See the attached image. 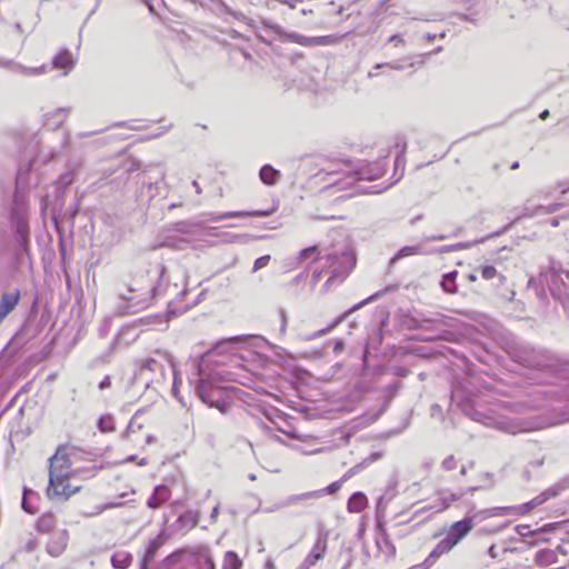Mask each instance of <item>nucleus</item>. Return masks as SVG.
Masks as SVG:
<instances>
[{
	"label": "nucleus",
	"mask_w": 569,
	"mask_h": 569,
	"mask_svg": "<svg viewBox=\"0 0 569 569\" xmlns=\"http://www.w3.org/2000/svg\"><path fill=\"white\" fill-rule=\"evenodd\" d=\"M81 455L83 452L73 446H60L49 458V487L47 490L49 498L58 497L67 500L79 491V487H72L69 479L78 472L74 465Z\"/></svg>",
	"instance_id": "f257e3e1"
},
{
	"label": "nucleus",
	"mask_w": 569,
	"mask_h": 569,
	"mask_svg": "<svg viewBox=\"0 0 569 569\" xmlns=\"http://www.w3.org/2000/svg\"><path fill=\"white\" fill-rule=\"evenodd\" d=\"M317 260L323 262L321 269L315 270L310 284L315 287L320 280L323 269H328L330 277L323 284V292L329 291L333 286L341 283L356 266V254L348 246L336 248L332 252L318 256Z\"/></svg>",
	"instance_id": "f03ea898"
},
{
	"label": "nucleus",
	"mask_w": 569,
	"mask_h": 569,
	"mask_svg": "<svg viewBox=\"0 0 569 569\" xmlns=\"http://www.w3.org/2000/svg\"><path fill=\"white\" fill-rule=\"evenodd\" d=\"M173 368L169 352L156 350L150 357L136 361L133 383L136 386L158 390L167 379V372Z\"/></svg>",
	"instance_id": "7ed1b4c3"
},
{
	"label": "nucleus",
	"mask_w": 569,
	"mask_h": 569,
	"mask_svg": "<svg viewBox=\"0 0 569 569\" xmlns=\"http://www.w3.org/2000/svg\"><path fill=\"white\" fill-rule=\"evenodd\" d=\"M29 171L30 164L20 167L17 172L16 191L11 208V219L16 224L17 232L21 238V247L26 253H28V227L24 221V213L27 210L26 190L29 187Z\"/></svg>",
	"instance_id": "20e7f679"
},
{
	"label": "nucleus",
	"mask_w": 569,
	"mask_h": 569,
	"mask_svg": "<svg viewBox=\"0 0 569 569\" xmlns=\"http://www.w3.org/2000/svg\"><path fill=\"white\" fill-rule=\"evenodd\" d=\"M229 388L217 385V377L200 378L196 385V392L200 400L210 408H217L226 415L230 409Z\"/></svg>",
	"instance_id": "39448f33"
},
{
	"label": "nucleus",
	"mask_w": 569,
	"mask_h": 569,
	"mask_svg": "<svg viewBox=\"0 0 569 569\" xmlns=\"http://www.w3.org/2000/svg\"><path fill=\"white\" fill-rule=\"evenodd\" d=\"M335 169H328V174H346L353 180H375L380 178L383 172V166L380 162L367 161H341L335 163Z\"/></svg>",
	"instance_id": "423d86ee"
},
{
	"label": "nucleus",
	"mask_w": 569,
	"mask_h": 569,
	"mask_svg": "<svg viewBox=\"0 0 569 569\" xmlns=\"http://www.w3.org/2000/svg\"><path fill=\"white\" fill-rule=\"evenodd\" d=\"M472 528L473 517H466L462 520L453 522L446 537L440 540L430 552L429 558H439L440 556L449 552L472 530Z\"/></svg>",
	"instance_id": "0eeeda50"
},
{
	"label": "nucleus",
	"mask_w": 569,
	"mask_h": 569,
	"mask_svg": "<svg viewBox=\"0 0 569 569\" xmlns=\"http://www.w3.org/2000/svg\"><path fill=\"white\" fill-rule=\"evenodd\" d=\"M516 357L518 362L531 369H543L551 361L550 356L545 350L535 349L529 346L521 347Z\"/></svg>",
	"instance_id": "6e6552de"
},
{
	"label": "nucleus",
	"mask_w": 569,
	"mask_h": 569,
	"mask_svg": "<svg viewBox=\"0 0 569 569\" xmlns=\"http://www.w3.org/2000/svg\"><path fill=\"white\" fill-rule=\"evenodd\" d=\"M266 26L271 29L282 42H295L303 47H325L323 37H306L296 32H287L281 26L267 22Z\"/></svg>",
	"instance_id": "1a4fd4ad"
},
{
	"label": "nucleus",
	"mask_w": 569,
	"mask_h": 569,
	"mask_svg": "<svg viewBox=\"0 0 569 569\" xmlns=\"http://www.w3.org/2000/svg\"><path fill=\"white\" fill-rule=\"evenodd\" d=\"M562 489H563V486L561 483H558V485H556V486H553L551 488L546 489L540 495L535 497L532 500H530V501H528V502H526L523 505H520V506H513L515 509H516L515 510L516 515H526V513H528L530 510H532L533 508L545 503L550 498L557 497Z\"/></svg>",
	"instance_id": "9d476101"
},
{
	"label": "nucleus",
	"mask_w": 569,
	"mask_h": 569,
	"mask_svg": "<svg viewBox=\"0 0 569 569\" xmlns=\"http://www.w3.org/2000/svg\"><path fill=\"white\" fill-rule=\"evenodd\" d=\"M328 532H320L311 551L305 558L298 569H309L325 557L327 551Z\"/></svg>",
	"instance_id": "9b49d317"
},
{
	"label": "nucleus",
	"mask_w": 569,
	"mask_h": 569,
	"mask_svg": "<svg viewBox=\"0 0 569 569\" xmlns=\"http://www.w3.org/2000/svg\"><path fill=\"white\" fill-rule=\"evenodd\" d=\"M20 290L14 288L9 291H4L0 296V325L3 320L16 309L20 301Z\"/></svg>",
	"instance_id": "f8f14e48"
},
{
	"label": "nucleus",
	"mask_w": 569,
	"mask_h": 569,
	"mask_svg": "<svg viewBox=\"0 0 569 569\" xmlns=\"http://www.w3.org/2000/svg\"><path fill=\"white\" fill-rule=\"evenodd\" d=\"M382 296L381 292H377L372 296H370L369 298L362 300L361 302H359L358 305H356L355 307H352L349 311H347L346 313L339 316L338 318H336L327 328H323V329H320L316 332H313L310 337H308L309 340L311 339H315L317 337H321V336H325L327 333H329L335 327H337L350 312L359 309L360 307L365 306L366 303L370 302V301H373V300H377L378 298H380Z\"/></svg>",
	"instance_id": "ddd939ff"
},
{
	"label": "nucleus",
	"mask_w": 569,
	"mask_h": 569,
	"mask_svg": "<svg viewBox=\"0 0 569 569\" xmlns=\"http://www.w3.org/2000/svg\"><path fill=\"white\" fill-rule=\"evenodd\" d=\"M68 542V532L66 530H61L58 532H54L50 539V541L47 545V551L52 557L60 556Z\"/></svg>",
	"instance_id": "4468645a"
},
{
	"label": "nucleus",
	"mask_w": 569,
	"mask_h": 569,
	"mask_svg": "<svg viewBox=\"0 0 569 569\" xmlns=\"http://www.w3.org/2000/svg\"><path fill=\"white\" fill-rule=\"evenodd\" d=\"M535 561L538 567L549 568L556 565L563 566L558 557V551L553 549H541L535 556Z\"/></svg>",
	"instance_id": "2eb2a0df"
},
{
	"label": "nucleus",
	"mask_w": 569,
	"mask_h": 569,
	"mask_svg": "<svg viewBox=\"0 0 569 569\" xmlns=\"http://www.w3.org/2000/svg\"><path fill=\"white\" fill-rule=\"evenodd\" d=\"M515 510L516 509L513 506H511V507H493V508L480 510V511L476 512L475 515H472L471 517H473V522H475L476 520H485V519L492 518V517L516 515Z\"/></svg>",
	"instance_id": "dca6fc26"
},
{
	"label": "nucleus",
	"mask_w": 569,
	"mask_h": 569,
	"mask_svg": "<svg viewBox=\"0 0 569 569\" xmlns=\"http://www.w3.org/2000/svg\"><path fill=\"white\" fill-rule=\"evenodd\" d=\"M276 211V208H271L268 210H256V211H230L224 212L219 216H214L210 219V221H220L227 218H238V217H268Z\"/></svg>",
	"instance_id": "f3484780"
},
{
	"label": "nucleus",
	"mask_w": 569,
	"mask_h": 569,
	"mask_svg": "<svg viewBox=\"0 0 569 569\" xmlns=\"http://www.w3.org/2000/svg\"><path fill=\"white\" fill-rule=\"evenodd\" d=\"M74 60L69 50H63L60 53H58L52 61V68L54 69H62V74L66 76L69 73V71L73 68Z\"/></svg>",
	"instance_id": "a211bd4d"
},
{
	"label": "nucleus",
	"mask_w": 569,
	"mask_h": 569,
	"mask_svg": "<svg viewBox=\"0 0 569 569\" xmlns=\"http://www.w3.org/2000/svg\"><path fill=\"white\" fill-rule=\"evenodd\" d=\"M170 498V490L167 486H157L152 496L148 499L147 505L151 509L160 507Z\"/></svg>",
	"instance_id": "6ab92c4d"
},
{
	"label": "nucleus",
	"mask_w": 569,
	"mask_h": 569,
	"mask_svg": "<svg viewBox=\"0 0 569 569\" xmlns=\"http://www.w3.org/2000/svg\"><path fill=\"white\" fill-rule=\"evenodd\" d=\"M163 543H164L163 532H161L156 538H153V539H151L149 541L148 548H147V550L144 552V556H143V559H142V562H141V568L142 569H146L148 567V563L150 562V560H152V558L157 553L158 549Z\"/></svg>",
	"instance_id": "aec40b11"
},
{
	"label": "nucleus",
	"mask_w": 569,
	"mask_h": 569,
	"mask_svg": "<svg viewBox=\"0 0 569 569\" xmlns=\"http://www.w3.org/2000/svg\"><path fill=\"white\" fill-rule=\"evenodd\" d=\"M69 108H58L46 116V124L50 128L58 129L68 118Z\"/></svg>",
	"instance_id": "412c9836"
},
{
	"label": "nucleus",
	"mask_w": 569,
	"mask_h": 569,
	"mask_svg": "<svg viewBox=\"0 0 569 569\" xmlns=\"http://www.w3.org/2000/svg\"><path fill=\"white\" fill-rule=\"evenodd\" d=\"M430 251L426 250L422 244H415V246H406L402 247L393 258H391L390 262L393 263L399 259L409 257V256H416V254H428Z\"/></svg>",
	"instance_id": "4be33fe9"
},
{
	"label": "nucleus",
	"mask_w": 569,
	"mask_h": 569,
	"mask_svg": "<svg viewBox=\"0 0 569 569\" xmlns=\"http://www.w3.org/2000/svg\"><path fill=\"white\" fill-rule=\"evenodd\" d=\"M259 177L264 184L273 186L279 180L280 172L270 164H264L259 171Z\"/></svg>",
	"instance_id": "5701e85b"
},
{
	"label": "nucleus",
	"mask_w": 569,
	"mask_h": 569,
	"mask_svg": "<svg viewBox=\"0 0 569 569\" xmlns=\"http://www.w3.org/2000/svg\"><path fill=\"white\" fill-rule=\"evenodd\" d=\"M200 513L198 511L188 510L181 513L177 520L181 528L186 531L194 528L198 525Z\"/></svg>",
	"instance_id": "b1692460"
},
{
	"label": "nucleus",
	"mask_w": 569,
	"mask_h": 569,
	"mask_svg": "<svg viewBox=\"0 0 569 569\" xmlns=\"http://www.w3.org/2000/svg\"><path fill=\"white\" fill-rule=\"evenodd\" d=\"M367 497L362 492H355L348 500V510L350 512H361L367 507Z\"/></svg>",
	"instance_id": "393cba45"
},
{
	"label": "nucleus",
	"mask_w": 569,
	"mask_h": 569,
	"mask_svg": "<svg viewBox=\"0 0 569 569\" xmlns=\"http://www.w3.org/2000/svg\"><path fill=\"white\" fill-rule=\"evenodd\" d=\"M132 555L127 551H117L111 557V565L116 569H127L132 562Z\"/></svg>",
	"instance_id": "a878e982"
},
{
	"label": "nucleus",
	"mask_w": 569,
	"mask_h": 569,
	"mask_svg": "<svg viewBox=\"0 0 569 569\" xmlns=\"http://www.w3.org/2000/svg\"><path fill=\"white\" fill-rule=\"evenodd\" d=\"M457 276H458L457 271H450L442 277L441 288L446 292H448V293H457L458 292V286L456 282Z\"/></svg>",
	"instance_id": "bb28decb"
},
{
	"label": "nucleus",
	"mask_w": 569,
	"mask_h": 569,
	"mask_svg": "<svg viewBox=\"0 0 569 569\" xmlns=\"http://www.w3.org/2000/svg\"><path fill=\"white\" fill-rule=\"evenodd\" d=\"M481 277L485 280H492L495 278L499 279V282L502 284L506 280V277L498 273L497 269L493 266L485 264L480 268Z\"/></svg>",
	"instance_id": "cd10ccee"
},
{
	"label": "nucleus",
	"mask_w": 569,
	"mask_h": 569,
	"mask_svg": "<svg viewBox=\"0 0 569 569\" xmlns=\"http://www.w3.org/2000/svg\"><path fill=\"white\" fill-rule=\"evenodd\" d=\"M242 561L233 551H227L224 555L223 569H240Z\"/></svg>",
	"instance_id": "c85d7f7f"
},
{
	"label": "nucleus",
	"mask_w": 569,
	"mask_h": 569,
	"mask_svg": "<svg viewBox=\"0 0 569 569\" xmlns=\"http://www.w3.org/2000/svg\"><path fill=\"white\" fill-rule=\"evenodd\" d=\"M24 329V326H22L20 328V330L11 338V340L9 341V343L6 346V350H12V351H17L19 350L21 347L24 346L26 343V339L22 338V331Z\"/></svg>",
	"instance_id": "c756f323"
},
{
	"label": "nucleus",
	"mask_w": 569,
	"mask_h": 569,
	"mask_svg": "<svg viewBox=\"0 0 569 569\" xmlns=\"http://www.w3.org/2000/svg\"><path fill=\"white\" fill-rule=\"evenodd\" d=\"M37 493L28 488H24L23 489V497H22V508L24 511H27L28 513H36L37 510L31 506L30 503V499L31 497H36Z\"/></svg>",
	"instance_id": "7c9ffc66"
},
{
	"label": "nucleus",
	"mask_w": 569,
	"mask_h": 569,
	"mask_svg": "<svg viewBox=\"0 0 569 569\" xmlns=\"http://www.w3.org/2000/svg\"><path fill=\"white\" fill-rule=\"evenodd\" d=\"M463 492L452 493V492H441L440 500L442 501L441 509H447L452 502L461 499L463 497Z\"/></svg>",
	"instance_id": "2f4dec72"
},
{
	"label": "nucleus",
	"mask_w": 569,
	"mask_h": 569,
	"mask_svg": "<svg viewBox=\"0 0 569 569\" xmlns=\"http://www.w3.org/2000/svg\"><path fill=\"white\" fill-rule=\"evenodd\" d=\"M98 427L102 432H109L114 430V422L111 416H102L98 420Z\"/></svg>",
	"instance_id": "473e14b6"
},
{
	"label": "nucleus",
	"mask_w": 569,
	"mask_h": 569,
	"mask_svg": "<svg viewBox=\"0 0 569 569\" xmlns=\"http://www.w3.org/2000/svg\"><path fill=\"white\" fill-rule=\"evenodd\" d=\"M320 497H322V491L315 490V491H309V492H305L301 495L292 496L289 498V502L291 503V502L300 500V499H317Z\"/></svg>",
	"instance_id": "72a5a7b5"
},
{
	"label": "nucleus",
	"mask_w": 569,
	"mask_h": 569,
	"mask_svg": "<svg viewBox=\"0 0 569 569\" xmlns=\"http://www.w3.org/2000/svg\"><path fill=\"white\" fill-rule=\"evenodd\" d=\"M318 250H319L318 246H312V247L305 248V249L299 251L297 260L299 262H302L309 256L318 252Z\"/></svg>",
	"instance_id": "f704fd0d"
},
{
	"label": "nucleus",
	"mask_w": 569,
	"mask_h": 569,
	"mask_svg": "<svg viewBox=\"0 0 569 569\" xmlns=\"http://www.w3.org/2000/svg\"><path fill=\"white\" fill-rule=\"evenodd\" d=\"M270 259L271 258L269 254H266V256H262V257H259L258 259H256V261L253 263L252 272H256V271L267 267Z\"/></svg>",
	"instance_id": "c9c22d12"
},
{
	"label": "nucleus",
	"mask_w": 569,
	"mask_h": 569,
	"mask_svg": "<svg viewBox=\"0 0 569 569\" xmlns=\"http://www.w3.org/2000/svg\"><path fill=\"white\" fill-rule=\"evenodd\" d=\"M405 163H406L405 156H402V154H397L396 160H395V173H397L398 171H400V173H399V178H401V177H402V174H403V171H405Z\"/></svg>",
	"instance_id": "e433bc0d"
},
{
	"label": "nucleus",
	"mask_w": 569,
	"mask_h": 569,
	"mask_svg": "<svg viewBox=\"0 0 569 569\" xmlns=\"http://www.w3.org/2000/svg\"><path fill=\"white\" fill-rule=\"evenodd\" d=\"M442 468L446 470V471H451V470H455L457 468V460L453 456H448L443 461H442Z\"/></svg>",
	"instance_id": "4c0bfd02"
},
{
	"label": "nucleus",
	"mask_w": 569,
	"mask_h": 569,
	"mask_svg": "<svg viewBox=\"0 0 569 569\" xmlns=\"http://www.w3.org/2000/svg\"><path fill=\"white\" fill-rule=\"evenodd\" d=\"M341 488V481H335L331 485L327 486L323 489H320L319 491H322L323 495H332L336 493Z\"/></svg>",
	"instance_id": "58836bf2"
},
{
	"label": "nucleus",
	"mask_w": 569,
	"mask_h": 569,
	"mask_svg": "<svg viewBox=\"0 0 569 569\" xmlns=\"http://www.w3.org/2000/svg\"><path fill=\"white\" fill-rule=\"evenodd\" d=\"M322 37H323L325 47L337 44L342 39V37L337 36V34H329V36H322Z\"/></svg>",
	"instance_id": "ea45409f"
},
{
	"label": "nucleus",
	"mask_w": 569,
	"mask_h": 569,
	"mask_svg": "<svg viewBox=\"0 0 569 569\" xmlns=\"http://www.w3.org/2000/svg\"><path fill=\"white\" fill-rule=\"evenodd\" d=\"M73 181V177H72V172H66L60 176L59 178V184L63 188L68 187L69 184H71Z\"/></svg>",
	"instance_id": "a19ab883"
},
{
	"label": "nucleus",
	"mask_w": 569,
	"mask_h": 569,
	"mask_svg": "<svg viewBox=\"0 0 569 569\" xmlns=\"http://www.w3.org/2000/svg\"><path fill=\"white\" fill-rule=\"evenodd\" d=\"M47 69L46 66H41L39 68H33V69H28V68H23V67H19V70L26 74H40L42 72H44Z\"/></svg>",
	"instance_id": "79ce46f5"
},
{
	"label": "nucleus",
	"mask_w": 569,
	"mask_h": 569,
	"mask_svg": "<svg viewBox=\"0 0 569 569\" xmlns=\"http://www.w3.org/2000/svg\"><path fill=\"white\" fill-rule=\"evenodd\" d=\"M395 148H397L399 150L398 154L405 156L406 150H407V142H406V140L403 138H401V137L397 138V141L395 143Z\"/></svg>",
	"instance_id": "37998d69"
},
{
	"label": "nucleus",
	"mask_w": 569,
	"mask_h": 569,
	"mask_svg": "<svg viewBox=\"0 0 569 569\" xmlns=\"http://www.w3.org/2000/svg\"><path fill=\"white\" fill-rule=\"evenodd\" d=\"M382 67H388L390 69H393V70H402L403 69V66L402 64H399V63H388V62H381V63H377L373 69H380Z\"/></svg>",
	"instance_id": "c03bdc74"
},
{
	"label": "nucleus",
	"mask_w": 569,
	"mask_h": 569,
	"mask_svg": "<svg viewBox=\"0 0 569 569\" xmlns=\"http://www.w3.org/2000/svg\"><path fill=\"white\" fill-rule=\"evenodd\" d=\"M123 299L131 303L130 307H138V308L144 307L146 299L136 301L134 297H126V296H123Z\"/></svg>",
	"instance_id": "a18cd8bd"
},
{
	"label": "nucleus",
	"mask_w": 569,
	"mask_h": 569,
	"mask_svg": "<svg viewBox=\"0 0 569 569\" xmlns=\"http://www.w3.org/2000/svg\"><path fill=\"white\" fill-rule=\"evenodd\" d=\"M399 388H400L399 383H393L388 387V396H387L386 405H388L390 402V400L392 399V397L395 396L396 391Z\"/></svg>",
	"instance_id": "49530a36"
},
{
	"label": "nucleus",
	"mask_w": 569,
	"mask_h": 569,
	"mask_svg": "<svg viewBox=\"0 0 569 569\" xmlns=\"http://www.w3.org/2000/svg\"><path fill=\"white\" fill-rule=\"evenodd\" d=\"M351 186H353V182H351V181H347V182H345V181H341V180H336V181H333V183H332V187H333V188H337V189H339V190L348 189V188H350Z\"/></svg>",
	"instance_id": "de8ad7c7"
},
{
	"label": "nucleus",
	"mask_w": 569,
	"mask_h": 569,
	"mask_svg": "<svg viewBox=\"0 0 569 569\" xmlns=\"http://www.w3.org/2000/svg\"><path fill=\"white\" fill-rule=\"evenodd\" d=\"M392 372L396 376L406 377L409 375L410 370L406 367L398 366L392 369Z\"/></svg>",
	"instance_id": "09e8293b"
},
{
	"label": "nucleus",
	"mask_w": 569,
	"mask_h": 569,
	"mask_svg": "<svg viewBox=\"0 0 569 569\" xmlns=\"http://www.w3.org/2000/svg\"><path fill=\"white\" fill-rule=\"evenodd\" d=\"M123 505H124V502H110V503H107V505H104V506H100V507H98V511H97V513H101L102 511H104V510H107V509H109V508L121 507V506H123Z\"/></svg>",
	"instance_id": "8fccbe9b"
},
{
	"label": "nucleus",
	"mask_w": 569,
	"mask_h": 569,
	"mask_svg": "<svg viewBox=\"0 0 569 569\" xmlns=\"http://www.w3.org/2000/svg\"><path fill=\"white\" fill-rule=\"evenodd\" d=\"M516 531H517L521 537H527V536L531 535V530H530V527H529V526H517V527H516Z\"/></svg>",
	"instance_id": "3c124183"
},
{
	"label": "nucleus",
	"mask_w": 569,
	"mask_h": 569,
	"mask_svg": "<svg viewBox=\"0 0 569 569\" xmlns=\"http://www.w3.org/2000/svg\"><path fill=\"white\" fill-rule=\"evenodd\" d=\"M388 42L396 43L397 46H399V44H405V39L401 34H393L388 38Z\"/></svg>",
	"instance_id": "603ef678"
},
{
	"label": "nucleus",
	"mask_w": 569,
	"mask_h": 569,
	"mask_svg": "<svg viewBox=\"0 0 569 569\" xmlns=\"http://www.w3.org/2000/svg\"><path fill=\"white\" fill-rule=\"evenodd\" d=\"M355 188L358 192H362V193H380L382 191V189H377L376 187H371L370 189H362L358 184H356Z\"/></svg>",
	"instance_id": "864d4df0"
},
{
	"label": "nucleus",
	"mask_w": 569,
	"mask_h": 569,
	"mask_svg": "<svg viewBox=\"0 0 569 569\" xmlns=\"http://www.w3.org/2000/svg\"><path fill=\"white\" fill-rule=\"evenodd\" d=\"M345 349V342L341 339L335 341L333 352L339 353Z\"/></svg>",
	"instance_id": "5fc2aeb1"
},
{
	"label": "nucleus",
	"mask_w": 569,
	"mask_h": 569,
	"mask_svg": "<svg viewBox=\"0 0 569 569\" xmlns=\"http://www.w3.org/2000/svg\"><path fill=\"white\" fill-rule=\"evenodd\" d=\"M166 272V268L162 263H157L156 266V274L158 276L159 279H161L163 277Z\"/></svg>",
	"instance_id": "6e6d98bb"
},
{
	"label": "nucleus",
	"mask_w": 569,
	"mask_h": 569,
	"mask_svg": "<svg viewBox=\"0 0 569 569\" xmlns=\"http://www.w3.org/2000/svg\"><path fill=\"white\" fill-rule=\"evenodd\" d=\"M218 515H219V506H216V507H213L211 515H210L211 523H214L217 521Z\"/></svg>",
	"instance_id": "4d7b16f0"
},
{
	"label": "nucleus",
	"mask_w": 569,
	"mask_h": 569,
	"mask_svg": "<svg viewBox=\"0 0 569 569\" xmlns=\"http://www.w3.org/2000/svg\"><path fill=\"white\" fill-rule=\"evenodd\" d=\"M488 555L490 558L492 559H497L499 557L497 550H496V545H491L488 549Z\"/></svg>",
	"instance_id": "13d9d810"
},
{
	"label": "nucleus",
	"mask_w": 569,
	"mask_h": 569,
	"mask_svg": "<svg viewBox=\"0 0 569 569\" xmlns=\"http://www.w3.org/2000/svg\"><path fill=\"white\" fill-rule=\"evenodd\" d=\"M559 207L560 204H553L550 208L539 207L538 210L543 212H555Z\"/></svg>",
	"instance_id": "bf43d9fd"
},
{
	"label": "nucleus",
	"mask_w": 569,
	"mask_h": 569,
	"mask_svg": "<svg viewBox=\"0 0 569 569\" xmlns=\"http://www.w3.org/2000/svg\"><path fill=\"white\" fill-rule=\"evenodd\" d=\"M555 550L558 551V556L559 555L566 556L568 553L566 545H559Z\"/></svg>",
	"instance_id": "052dcab7"
},
{
	"label": "nucleus",
	"mask_w": 569,
	"mask_h": 569,
	"mask_svg": "<svg viewBox=\"0 0 569 569\" xmlns=\"http://www.w3.org/2000/svg\"><path fill=\"white\" fill-rule=\"evenodd\" d=\"M111 385V381H110V378L109 377H106L100 383H99V388L100 389H104V388H108L110 387Z\"/></svg>",
	"instance_id": "680f3d73"
},
{
	"label": "nucleus",
	"mask_w": 569,
	"mask_h": 569,
	"mask_svg": "<svg viewBox=\"0 0 569 569\" xmlns=\"http://www.w3.org/2000/svg\"><path fill=\"white\" fill-rule=\"evenodd\" d=\"M281 331H284L286 325H287V315L284 310H281Z\"/></svg>",
	"instance_id": "e2e57ef3"
},
{
	"label": "nucleus",
	"mask_w": 569,
	"mask_h": 569,
	"mask_svg": "<svg viewBox=\"0 0 569 569\" xmlns=\"http://www.w3.org/2000/svg\"><path fill=\"white\" fill-rule=\"evenodd\" d=\"M441 51H442V47H438V48H436L433 51H431V52L427 53V54L425 56V58H426V59H428V58H429V57H431L432 54H437V53H439V52H441Z\"/></svg>",
	"instance_id": "0e129e2a"
},
{
	"label": "nucleus",
	"mask_w": 569,
	"mask_h": 569,
	"mask_svg": "<svg viewBox=\"0 0 569 569\" xmlns=\"http://www.w3.org/2000/svg\"><path fill=\"white\" fill-rule=\"evenodd\" d=\"M437 38V34L436 33H427L423 36V39H426L427 41H432Z\"/></svg>",
	"instance_id": "69168bd1"
},
{
	"label": "nucleus",
	"mask_w": 569,
	"mask_h": 569,
	"mask_svg": "<svg viewBox=\"0 0 569 569\" xmlns=\"http://www.w3.org/2000/svg\"><path fill=\"white\" fill-rule=\"evenodd\" d=\"M548 117H549V110H543V111L540 113V116H539V118H540L541 120H546Z\"/></svg>",
	"instance_id": "338daca9"
},
{
	"label": "nucleus",
	"mask_w": 569,
	"mask_h": 569,
	"mask_svg": "<svg viewBox=\"0 0 569 569\" xmlns=\"http://www.w3.org/2000/svg\"><path fill=\"white\" fill-rule=\"evenodd\" d=\"M187 295H188V290L183 289L180 293H178V299L183 300Z\"/></svg>",
	"instance_id": "774afa93"
}]
</instances>
